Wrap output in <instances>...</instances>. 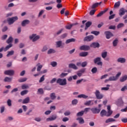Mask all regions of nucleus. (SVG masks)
<instances>
[{"mask_svg":"<svg viewBox=\"0 0 127 127\" xmlns=\"http://www.w3.org/2000/svg\"><path fill=\"white\" fill-rule=\"evenodd\" d=\"M91 34H94L96 36H98L99 34H100V32L99 31H92L91 32Z\"/></svg>","mask_w":127,"mask_h":127,"instance_id":"nucleus-32","label":"nucleus"},{"mask_svg":"<svg viewBox=\"0 0 127 127\" xmlns=\"http://www.w3.org/2000/svg\"><path fill=\"white\" fill-rule=\"evenodd\" d=\"M28 23H29V20H25L22 22L21 25L22 26H24L25 25H26V24H28Z\"/></svg>","mask_w":127,"mask_h":127,"instance_id":"nucleus-26","label":"nucleus"},{"mask_svg":"<svg viewBox=\"0 0 127 127\" xmlns=\"http://www.w3.org/2000/svg\"><path fill=\"white\" fill-rule=\"evenodd\" d=\"M91 112H92L93 114H99L100 112V110L97 109V108H92L91 109Z\"/></svg>","mask_w":127,"mask_h":127,"instance_id":"nucleus-14","label":"nucleus"},{"mask_svg":"<svg viewBox=\"0 0 127 127\" xmlns=\"http://www.w3.org/2000/svg\"><path fill=\"white\" fill-rule=\"evenodd\" d=\"M127 80V75H125L120 78V82H125Z\"/></svg>","mask_w":127,"mask_h":127,"instance_id":"nucleus-25","label":"nucleus"},{"mask_svg":"<svg viewBox=\"0 0 127 127\" xmlns=\"http://www.w3.org/2000/svg\"><path fill=\"white\" fill-rule=\"evenodd\" d=\"M38 92L39 93V94H40L41 95H42V94H43L44 92H43V89L42 88H39L38 90Z\"/></svg>","mask_w":127,"mask_h":127,"instance_id":"nucleus-57","label":"nucleus"},{"mask_svg":"<svg viewBox=\"0 0 127 127\" xmlns=\"http://www.w3.org/2000/svg\"><path fill=\"white\" fill-rule=\"evenodd\" d=\"M90 47L93 48H99L100 47V44L98 42H93L90 44Z\"/></svg>","mask_w":127,"mask_h":127,"instance_id":"nucleus-11","label":"nucleus"},{"mask_svg":"<svg viewBox=\"0 0 127 127\" xmlns=\"http://www.w3.org/2000/svg\"><path fill=\"white\" fill-rule=\"evenodd\" d=\"M18 19V18L17 16L13 17L11 18H8L7 19V21L8 22V23L9 25L12 24L14 21H16V20H17Z\"/></svg>","mask_w":127,"mask_h":127,"instance_id":"nucleus-2","label":"nucleus"},{"mask_svg":"<svg viewBox=\"0 0 127 127\" xmlns=\"http://www.w3.org/2000/svg\"><path fill=\"white\" fill-rule=\"evenodd\" d=\"M26 80H27V78L26 77H24L19 78L18 81L19 83H23V82H25Z\"/></svg>","mask_w":127,"mask_h":127,"instance_id":"nucleus-27","label":"nucleus"},{"mask_svg":"<svg viewBox=\"0 0 127 127\" xmlns=\"http://www.w3.org/2000/svg\"><path fill=\"white\" fill-rule=\"evenodd\" d=\"M120 5H121V1H118V2H115L114 6V8L115 9H116V8H119Z\"/></svg>","mask_w":127,"mask_h":127,"instance_id":"nucleus-19","label":"nucleus"},{"mask_svg":"<svg viewBox=\"0 0 127 127\" xmlns=\"http://www.w3.org/2000/svg\"><path fill=\"white\" fill-rule=\"evenodd\" d=\"M88 56V52H83L79 53V56L80 57H86V56Z\"/></svg>","mask_w":127,"mask_h":127,"instance_id":"nucleus-21","label":"nucleus"},{"mask_svg":"<svg viewBox=\"0 0 127 127\" xmlns=\"http://www.w3.org/2000/svg\"><path fill=\"white\" fill-rule=\"evenodd\" d=\"M110 81H117V78L115 76H111L109 77Z\"/></svg>","mask_w":127,"mask_h":127,"instance_id":"nucleus-49","label":"nucleus"},{"mask_svg":"<svg viewBox=\"0 0 127 127\" xmlns=\"http://www.w3.org/2000/svg\"><path fill=\"white\" fill-rule=\"evenodd\" d=\"M12 80V78L5 77V78L4 79V82H11Z\"/></svg>","mask_w":127,"mask_h":127,"instance_id":"nucleus-28","label":"nucleus"},{"mask_svg":"<svg viewBox=\"0 0 127 127\" xmlns=\"http://www.w3.org/2000/svg\"><path fill=\"white\" fill-rule=\"evenodd\" d=\"M108 112L105 110H102L100 112L101 117H103L104 116H106L107 117Z\"/></svg>","mask_w":127,"mask_h":127,"instance_id":"nucleus-18","label":"nucleus"},{"mask_svg":"<svg viewBox=\"0 0 127 127\" xmlns=\"http://www.w3.org/2000/svg\"><path fill=\"white\" fill-rule=\"evenodd\" d=\"M74 25H76V23L71 24L69 25H66L65 26V28L66 29H71V28H72V27L74 26Z\"/></svg>","mask_w":127,"mask_h":127,"instance_id":"nucleus-31","label":"nucleus"},{"mask_svg":"<svg viewBox=\"0 0 127 127\" xmlns=\"http://www.w3.org/2000/svg\"><path fill=\"white\" fill-rule=\"evenodd\" d=\"M57 83L58 84H59L60 86H65L67 85V80H66L65 78H58L57 80Z\"/></svg>","mask_w":127,"mask_h":127,"instance_id":"nucleus-1","label":"nucleus"},{"mask_svg":"<svg viewBox=\"0 0 127 127\" xmlns=\"http://www.w3.org/2000/svg\"><path fill=\"white\" fill-rule=\"evenodd\" d=\"M45 77V75H43L41 78L39 80V83H42V82H43L44 80H45V78H44Z\"/></svg>","mask_w":127,"mask_h":127,"instance_id":"nucleus-50","label":"nucleus"},{"mask_svg":"<svg viewBox=\"0 0 127 127\" xmlns=\"http://www.w3.org/2000/svg\"><path fill=\"white\" fill-rule=\"evenodd\" d=\"M126 61L127 60L125 58L120 57L117 59V62H118V63H121L122 64H123L124 63H126Z\"/></svg>","mask_w":127,"mask_h":127,"instance_id":"nucleus-12","label":"nucleus"},{"mask_svg":"<svg viewBox=\"0 0 127 127\" xmlns=\"http://www.w3.org/2000/svg\"><path fill=\"white\" fill-rule=\"evenodd\" d=\"M95 12H96V10H91L90 11L89 14L90 15H94V14H95Z\"/></svg>","mask_w":127,"mask_h":127,"instance_id":"nucleus-58","label":"nucleus"},{"mask_svg":"<svg viewBox=\"0 0 127 127\" xmlns=\"http://www.w3.org/2000/svg\"><path fill=\"white\" fill-rule=\"evenodd\" d=\"M28 93V90H23L21 92V96H24V95H26V94Z\"/></svg>","mask_w":127,"mask_h":127,"instance_id":"nucleus-47","label":"nucleus"},{"mask_svg":"<svg viewBox=\"0 0 127 127\" xmlns=\"http://www.w3.org/2000/svg\"><path fill=\"white\" fill-rule=\"evenodd\" d=\"M91 72L93 74H95L96 72H98V69L97 67H94L91 69Z\"/></svg>","mask_w":127,"mask_h":127,"instance_id":"nucleus-39","label":"nucleus"},{"mask_svg":"<svg viewBox=\"0 0 127 127\" xmlns=\"http://www.w3.org/2000/svg\"><path fill=\"white\" fill-rule=\"evenodd\" d=\"M58 118V116H57V115L56 114H54V115H52L49 118H48L46 119V121L47 122H52L53 121H55V120H57Z\"/></svg>","mask_w":127,"mask_h":127,"instance_id":"nucleus-5","label":"nucleus"},{"mask_svg":"<svg viewBox=\"0 0 127 127\" xmlns=\"http://www.w3.org/2000/svg\"><path fill=\"white\" fill-rule=\"evenodd\" d=\"M124 26H125V24L123 23H121L117 25V28L119 29L120 28H122V27H124Z\"/></svg>","mask_w":127,"mask_h":127,"instance_id":"nucleus-43","label":"nucleus"},{"mask_svg":"<svg viewBox=\"0 0 127 127\" xmlns=\"http://www.w3.org/2000/svg\"><path fill=\"white\" fill-rule=\"evenodd\" d=\"M21 88L22 90H25V89H27V88H28V85L26 84H23L22 85Z\"/></svg>","mask_w":127,"mask_h":127,"instance_id":"nucleus-51","label":"nucleus"},{"mask_svg":"<svg viewBox=\"0 0 127 127\" xmlns=\"http://www.w3.org/2000/svg\"><path fill=\"white\" fill-rule=\"evenodd\" d=\"M94 64H97L99 66L103 65V62L101 61V58L97 57L94 60Z\"/></svg>","mask_w":127,"mask_h":127,"instance_id":"nucleus-4","label":"nucleus"},{"mask_svg":"<svg viewBox=\"0 0 127 127\" xmlns=\"http://www.w3.org/2000/svg\"><path fill=\"white\" fill-rule=\"evenodd\" d=\"M68 68H72V69H74V70H77V69H78L76 64H68Z\"/></svg>","mask_w":127,"mask_h":127,"instance_id":"nucleus-15","label":"nucleus"},{"mask_svg":"<svg viewBox=\"0 0 127 127\" xmlns=\"http://www.w3.org/2000/svg\"><path fill=\"white\" fill-rule=\"evenodd\" d=\"M92 25V22L91 21H87L86 23H85V26H86V27H90V26Z\"/></svg>","mask_w":127,"mask_h":127,"instance_id":"nucleus-42","label":"nucleus"},{"mask_svg":"<svg viewBox=\"0 0 127 127\" xmlns=\"http://www.w3.org/2000/svg\"><path fill=\"white\" fill-rule=\"evenodd\" d=\"M88 64V63H87V62H83L82 64H81V66L84 67H86L87 66V64Z\"/></svg>","mask_w":127,"mask_h":127,"instance_id":"nucleus-55","label":"nucleus"},{"mask_svg":"<svg viewBox=\"0 0 127 127\" xmlns=\"http://www.w3.org/2000/svg\"><path fill=\"white\" fill-rule=\"evenodd\" d=\"M80 50H83V51H88L91 49L89 46L88 45H82L79 48Z\"/></svg>","mask_w":127,"mask_h":127,"instance_id":"nucleus-6","label":"nucleus"},{"mask_svg":"<svg viewBox=\"0 0 127 127\" xmlns=\"http://www.w3.org/2000/svg\"><path fill=\"white\" fill-rule=\"evenodd\" d=\"M42 68V65H39L38 66L37 71H38V72H39V71H40V70H41Z\"/></svg>","mask_w":127,"mask_h":127,"instance_id":"nucleus-61","label":"nucleus"},{"mask_svg":"<svg viewBox=\"0 0 127 127\" xmlns=\"http://www.w3.org/2000/svg\"><path fill=\"white\" fill-rule=\"evenodd\" d=\"M39 38H40V37L39 36H36V34L32 35V41L33 42H35V41H37V40H38Z\"/></svg>","mask_w":127,"mask_h":127,"instance_id":"nucleus-13","label":"nucleus"},{"mask_svg":"<svg viewBox=\"0 0 127 127\" xmlns=\"http://www.w3.org/2000/svg\"><path fill=\"white\" fill-rule=\"evenodd\" d=\"M108 8L102 11L101 12H100V13H99L97 15V17H100V16H102V15H103V14H104V13H106V12H107V11H108Z\"/></svg>","mask_w":127,"mask_h":127,"instance_id":"nucleus-17","label":"nucleus"},{"mask_svg":"<svg viewBox=\"0 0 127 127\" xmlns=\"http://www.w3.org/2000/svg\"><path fill=\"white\" fill-rule=\"evenodd\" d=\"M107 55H108V52H103L101 54V56L102 58H103V59H105V58L107 57Z\"/></svg>","mask_w":127,"mask_h":127,"instance_id":"nucleus-34","label":"nucleus"},{"mask_svg":"<svg viewBox=\"0 0 127 127\" xmlns=\"http://www.w3.org/2000/svg\"><path fill=\"white\" fill-rule=\"evenodd\" d=\"M51 65L52 66V67H56L57 66V62H52L51 63Z\"/></svg>","mask_w":127,"mask_h":127,"instance_id":"nucleus-46","label":"nucleus"},{"mask_svg":"<svg viewBox=\"0 0 127 127\" xmlns=\"http://www.w3.org/2000/svg\"><path fill=\"white\" fill-rule=\"evenodd\" d=\"M56 53V51L53 49H50L47 52V54H52Z\"/></svg>","mask_w":127,"mask_h":127,"instance_id":"nucleus-22","label":"nucleus"},{"mask_svg":"<svg viewBox=\"0 0 127 127\" xmlns=\"http://www.w3.org/2000/svg\"><path fill=\"white\" fill-rule=\"evenodd\" d=\"M57 47L59 48L62 45V41H60L56 42Z\"/></svg>","mask_w":127,"mask_h":127,"instance_id":"nucleus-40","label":"nucleus"},{"mask_svg":"<svg viewBox=\"0 0 127 127\" xmlns=\"http://www.w3.org/2000/svg\"><path fill=\"white\" fill-rule=\"evenodd\" d=\"M91 103H92V100H89L88 101H86L84 105L85 106H90L91 105Z\"/></svg>","mask_w":127,"mask_h":127,"instance_id":"nucleus-52","label":"nucleus"},{"mask_svg":"<svg viewBox=\"0 0 127 127\" xmlns=\"http://www.w3.org/2000/svg\"><path fill=\"white\" fill-rule=\"evenodd\" d=\"M75 40H76L74 38L69 39L66 41L65 43L66 44H68V43H70L71 42H75Z\"/></svg>","mask_w":127,"mask_h":127,"instance_id":"nucleus-23","label":"nucleus"},{"mask_svg":"<svg viewBox=\"0 0 127 127\" xmlns=\"http://www.w3.org/2000/svg\"><path fill=\"white\" fill-rule=\"evenodd\" d=\"M29 101H30L29 97H27L23 100L22 104H28V103H29Z\"/></svg>","mask_w":127,"mask_h":127,"instance_id":"nucleus-24","label":"nucleus"},{"mask_svg":"<svg viewBox=\"0 0 127 127\" xmlns=\"http://www.w3.org/2000/svg\"><path fill=\"white\" fill-rule=\"evenodd\" d=\"M95 95L97 100H101V99H103L104 98V95L101 94L100 91L98 90H96L95 92Z\"/></svg>","mask_w":127,"mask_h":127,"instance_id":"nucleus-3","label":"nucleus"},{"mask_svg":"<svg viewBox=\"0 0 127 127\" xmlns=\"http://www.w3.org/2000/svg\"><path fill=\"white\" fill-rule=\"evenodd\" d=\"M116 16V14H114L112 15H111L109 17V19L110 20H111V19H114V18H115V17Z\"/></svg>","mask_w":127,"mask_h":127,"instance_id":"nucleus-53","label":"nucleus"},{"mask_svg":"<svg viewBox=\"0 0 127 127\" xmlns=\"http://www.w3.org/2000/svg\"><path fill=\"white\" fill-rule=\"evenodd\" d=\"M93 39H94V36L93 35H89V36H87L86 37H85L84 38V41H87V42H90V41H92V40H93Z\"/></svg>","mask_w":127,"mask_h":127,"instance_id":"nucleus-9","label":"nucleus"},{"mask_svg":"<svg viewBox=\"0 0 127 127\" xmlns=\"http://www.w3.org/2000/svg\"><path fill=\"white\" fill-rule=\"evenodd\" d=\"M113 122H116V120L113 118H109L105 121L106 124H109V123H113Z\"/></svg>","mask_w":127,"mask_h":127,"instance_id":"nucleus-20","label":"nucleus"},{"mask_svg":"<svg viewBox=\"0 0 127 127\" xmlns=\"http://www.w3.org/2000/svg\"><path fill=\"white\" fill-rule=\"evenodd\" d=\"M67 75H68V73H62L61 74V78H63L64 77H65V76H67Z\"/></svg>","mask_w":127,"mask_h":127,"instance_id":"nucleus-60","label":"nucleus"},{"mask_svg":"<svg viewBox=\"0 0 127 127\" xmlns=\"http://www.w3.org/2000/svg\"><path fill=\"white\" fill-rule=\"evenodd\" d=\"M51 100H55L56 99V96H55V93H52L50 95Z\"/></svg>","mask_w":127,"mask_h":127,"instance_id":"nucleus-38","label":"nucleus"},{"mask_svg":"<svg viewBox=\"0 0 127 127\" xmlns=\"http://www.w3.org/2000/svg\"><path fill=\"white\" fill-rule=\"evenodd\" d=\"M72 104L73 105V106H76V105L77 104H78V100L77 99H74L72 101V102H71Z\"/></svg>","mask_w":127,"mask_h":127,"instance_id":"nucleus-41","label":"nucleus"},{"mask_svg":"<svg viewBox=\"0 0 127 127\" xmlns=\"http://www.w3.org/2000/svg\"><path fill=\"white\" fill-rule=\"evenodd\" d=\"M12 40H13V39L12 38V37H10L6 41L7 43L9 44V43H10V42H12Z\"/></svg>","mask_w":127,"mask_h":127,"instance_id":"nucleus-44","label":"nucleus"},{"mask_svg":"<svg viewBox=\"0 0 127 127\" xmlns=\"http://www.w3.org/2000/svg\"><path fill=\"white\" fill-rule=\"evenodd\" d=\"M5 75H8L9 76H13L14 75V70H7L4 72Z\"/></svg>","mask_w":127,"mask_h":127,"instance_id":"nucleus-7","label":"nucleus"},{"mask_svg":"<svg viewBox=\"0 0 127 127\" xmlns=\"http://www.w3.org/2000/svg\"><path fill=\"white\" fill-rule=\"evenodd\" d=\"M99 6V2L95 3L91 6V8L94 9V8H96V7H98Z\"/></svg>","mask_w":127,"mask_h":127,"instance_id":"nucleus-37","label":"nucleus"},{"mask_svg":"<svg viewBox=\"0 0 127 127\" xmlns=\"http://www.w3.org/2000/svg\"><path fill=\"white\" fill-rule=\"evenodd\" d=\"M7 104L9 107H11V100L10 99H8L7 101Z\"/></svg>","mask_w":127,"mask_h":127,"instance_id":"nucleus-59","label":"nucleus"},{"mask_svg":"<svg viewBox=\"0 0 127 127\" xmlns=\"http://www.w3.org/2000/svg\"><path fill=\"white\" fill-rule=\"evenodd\" d=\"M127 12V10L125 9V8H121L119 10V15L120 16H123V15H125V13Z\"/></svg>","mask_w":127,"mask_h":127,"instance_id":"nucleus-8","label":"nucleus"},{"mask_svg":"<svg viewBox=\"0 0 127 127\" xmlns=\"http://www.w3.org/2000/svg\"><path fill=\"white\" fill-rule=\"evenodd\" d=\"M113 114V111L111 110H108L107 117H111Z\"/></svg>","mask_w":127,"mask_h":127,"instance_id":"nucleus-48","label":"nucleus"},{"mask_svg":"<svg viewBox=\"0 0 127 127\" xmlns=\"http://www.w3.org/2000/svg\"><path fill=\"white\" fill-rule=\"evenodd\" d=\"M119 43V40L118 39H115L113 42V45L114 47H116L118 45V43Z\"/></svg>","mask_w":127,"mask_h":127,"instance_id":"nucleus-33","label":"nucleus"},{"mask_svg":"<svg viewBox=\"0 0 127 127\" xmlns=\"http://www.w3.org/2000/svg\"><path fill=\"white\" fill-rule=\"evenodd\" d=\"M104 34H105L107 39H110V38L113 36V33L110 31H105Z\"/></svg>","mask_w":127,"mask_h":127,"instance_id":"nucleus-10","label":"nucleus"},{"mask_svg":"<svg viewBox=\"0 0 127 127\" xmlns=\"http://www.w3.org/2000/svg\"><path fill=\"white\" fill-rule=\"evenodd\" d=\"M108 75L107 74H104V75L101 76L100 79H101V80H103L104 79H106V78H107L108 77Z\"/></svg>","mask_w":127,"mask_h":127,"instance_id":"nucleus-56","label":"nucleus"},{"mask_svg":"<svg viewBox=\"0 0 127 127\" xmlns=\"http://www.w3.org/2000/svg\"><path fill=\"white\" fill-rule=\"evenodd\" d=\"M78 98H83V99H87L88 98V96L85 95V94H80L78 95Z\"/></svg>","mask_w":127,"mask_h":127,"instance_id":"nucleus-36","label":"nucleus"},{"mask_svg":"<svg viewBox=\"0 0 127 127\" xmlns=\"http://www.w3.org/2000/svg\"><path fill=\"white\" fill-rule=\"evenodd\" d=\"M84 113H85V111H81L76 114L77 117H82L84 115Z\"/></svg>","mask_w":127,"mask_h":127,"instance_id":"nucleus-29","label":"nucleus"},{"mask_svg":"<svg viewBox=\"0 0 127 127\" xmlns=\"http://www.w3.org/2000/svg\"><path fill=\"white\" fill-rule=\"evenodd\" d=\"M122 123H124L125 124L127 123V118H123L121 120Z\"/></svg>","mask_w":127,"mask_h":127,"instance_id":"nucleus-63","label":"nucleus"},{"mask_svg":"<svg viewBox=\"0 0 127 127\" xmlns=\"http://www.w3.org/2000/svg\"><path fill=\"white\" fill-rule=\"evenodd\" d=\"M64 116H70V115H71V112H70V111H66L64 113Z\"/></svg>","mask_w":127,"mask_h":127,"instance_id":"nucleus-62","label":"nucleus"},{"mask_svg":"<svg viewBox=\"0 0 127 127\" xmlns=\"http://www.w3.org/2000/svg\"><path fill=\"white\" fill-rule=\"evenodd\" d=\"M76 121H78L79 124H80L81 125H83V124H85V121H84V119L83 118L80 117L76 119Z\"/></svg>","mask_w":127,"mask_h":127,"instance_id":"nucleus-16","label":"nucleus"},{"mask_svg":"<svg viewBox=\"0 0 127 127\" xmlns=\"http://www.w3.org/2000/svg\"><path fill=\"white\" fill-rule=\"evenodd\" d=\"M56 81H57V79L56 78H54L50 81V83L53 84L54 83H55Z\"/></svg>","mask_w":127,"mask_h":127,"instance_id":"nucleus-54","label":"nucleus"},{"mask_svg":"<svg viewBox=\"0 0 127 127\" xmlns=\"http://www.w3.org/2000/svg\"><path fill=\"white\" fill-rule=\"evenodd\" d=\"M14 54V51H10L8 52V54H7L6 56L7 57H9V56H11Z\"/></svg>","mask_w":127,"mask_h":127,"instance_id":"nucleus-30","label":"nucleus"},{"mask_svg":"<svg viewBox=\"0 0 127 127\" xmlns=\"http://www.w3.org/2000/svg\"><path fill=\"white\" fill-rule=\"evenodd\" d=\"M48 50V47H47V46H44L43 49H42L41 51L42 52H45V51H46Z\"/></svg>","mask_w":127,"mask_h":127,"instance_id":"nucleus-45","label":"nucleus"},{"mask_svg":"<svg viewBox=\"0 0 127 127\" xmlns=\"http://www.w3.org/2000/svg\"><path fill=\"white\" fill-rule=\"evenodd\" d=\"M12 47V44H10L8 45H7L5 48H4V51H7L10 48V47Z\"/></svg>","mask_w":127,"mask_h":127,"instance_id":"nucleus-35","label":"nucleus"},{"mask_svg":"<svg viewBox=\"0 0 127 127\" xmlns=\"http://www.w3.org/2000/svg\"><path fill=\"white\" fill-rule=\"evenodd\" d=\"M68 121H69V118L67 117H64L63 119V122H68Z\"/></svg>","mask_w":127,"mask_h":127,"instance_id":"nucleus-64","label":"nucleus"}]
</instances>
